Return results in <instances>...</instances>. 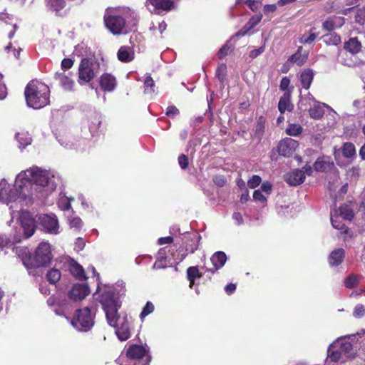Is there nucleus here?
<instances>
[{"label":"nucleus","instance_id":"7ed1b4c3","mask_svg":"<svg viewBox=\"0 0 365 365\" xmlns=\"http://www.w3.org/2000/svg\"><path fill=\"white\" fill-rule=\"evenodd\" d=\"M27 106L34 109L41 108L49 103V88L38 81H31L25 88Z\"/></svg>","mask_w":365,"mask_h":365},{"label":"nucleus","instance_id":"f257e3e1","mask_svg":"<svg viewBox=\"0 0 365 365\" xmlns=\"http://www.w3.org/2000/svg\"><path fill=\"white\" fill-rule=\"evenodd\" d=\"M60 180L55 170L32 166L16 175L13 188L5 179L0 180V202L9 205L19 200L28 205L45 199L55 191Z\"/></svg>","mask_w":365,"mask_h":365},{"label":"nucleus","instance_id":"4be33fe9","mask_svg":"<svg viewBox=\"0 0 365 365\" xmlns=\"http://www.w3.org/2000/svg\"><path fill=\"white\" fill-rule=\"evenodd\" d=\"M210 261L213 267L207 269V270L214 273L224 266L227 261V256L225 252L218 251L212 255L210 258Z\"/></svg>","mask_w":365,"mask_h":365},{"label":"nucleus","instance_id":"774afa93","mask_svg":"<svg viewBox=\"0 0 365 365\" xmlns=\"http://www.w3.org/2000/svg\"><path fill=\"white\" fill-rule=\"evenodd\" d=\"M264 51V47L261 46L258 48L253 49L250 53V57L252 58H255L262 54Z\"/></svg>","mask_w":365,"mask_h":365},{"label":"nucleus","instance_id":"e433bc0d","mask_svg":"<svg viewBox=\"0 0 365 365\" xmlns=\"http://www.w3.org/2000/svg\"><path fill=\"white\" fill-rule=\"evenodd\" d=\"M337 215L339 217H341L344 220H351L354 217V212L350 206L343 205L339 207V214Z\"/></svg>","mask_w":365,"mask_h":365},{"label":"nucleus","instance_id":"de8ad7c7","mask_svg":"<svg viewBox=\"0 0 365 365\" xmlns=\"http://www.w3.org/2000/svg\"><path fill=\"white\" fill-rule=\"evenodd\" d=\"M317 34L313 32L304 34L299 38V42L304 44H310L316 39Z\"/></svg>","mask_w":365,"mask_h":365},{"label":"nucleus","instance_id":"9d476101","mask_svg":"<svg viewBox=\"0 0 365 365\" xmlns=\"http://www.w3.org/2000/svg\"><path fill=\"white\" fill-rule=\"evenodd\" d=\"M11 220L7 222L9 226H11L14 218H16L17 222L20 224V227L24 231L25 237L29 238L33 235L36 227L35 221L29 212L13 210L11 212Z\"/></svg>","mask_w":365,"mask_h":365},{"label":"nucleus","instance_id":"423d86ee","mask_svg":"<svg viewBox=\"0 0 365 365\" xmlns=\"http://www.w3.org/2000/svg\"><path fill=\"white\" fill-rule=\"evenodd\" d=\"M100 73V63L93 58L81 59L78 71V83L81 86L89 83Z\"/></svg>","mask_w":365,"mask_h":365},{"label":"nucleus","instance_id":"4468645a","mask_svg":"<svg viewBox=\"0 0 365 365\" xmlns=\"http://www.w3.org/2000/svg\"><path fill=\"white\" fill-rule=\"evenodd\" d=\"M39 221L46 232L54 235L58 233L59 225L55 215H41L39 217Z\"/></svg>","mask_w":365,"mask_h":365},{"label":"nucleus","instance_id":"6e6d98bb","mask_svg":"<svg viewBox=\"0 0 365 365\" xmlns=\"http://www.w3.org/2000/svg\"><path fill=\"white\" fill-rule=\"evenodd\" d=\"M167 267V259L165 257L158 258L153 264V269H158Z\"/></svg>","mask_w":365,"mask_h":365},{"label":"nucleus","instance_id":"412c9836","mask_svg":"<svg viewBox=\"0 0 365 365\" xmlns=\"http://www.w3.org/2000/svg\"><path fill=\"white\" fill-rule=\"evenodd\" d=\"M314 168L317 172H328L334 168V164L330 157L318 158L314 164Z\"/></svg>","mask_w":365,"mask_h":365},{"label":"nucleus","instance_id":"393cba45","mask_svg":"<svg viewBox=\"0 0 365 365\" xmlns=\"http://www.w3.org/2000/svg\"><path fill=\"white\" fill-rule=\"evenodd\" d=\"M294 105L291 102V91L285 92L279 101L278 110L281 114H283L286 111H292Z\"/></svg>","mask_w":365,"mask_h":365},{"label":"nucleus","instance_id":"f704fd0d","mask_svg":"<svg viewBox=\"0 0 365 365\" xmlns=\"http://www.w3.org/2000/svg\"><path fill=\"white\" fill-rule=\"evenodd\" d=\"M323 41L327 45L337 46L341 43V38L335 33L323 36Z\"/></svg>","mask_w":365,"mask_h":365},{"label":"nucleus","instance_id":"f3484780","mask_svg":"<svg viewBox=\"0 0 365 365\" xmlns=\"http://www.w3.org/2000/svg\"><path fill=\"white\" fill-rule=\"evenodd\" d=\"M54 78L58 81L59 86L65 91H71L73 90L75 82L72 78V75L70 72L66 73L65 71H58L55 73Z\"/></svg>","mask_w":365,"mask_h":365},{"label":"nucleus","instance_id":"69168bd1","mask_svg":"<svg viewBox=\"0 0 365 365\" xmlns=\"http://www.w3.org/2000/svg\"><path fill=\"white\" fill-rule=\"evenodd\" d=\"M179 113V110L175 106H169L166 110V115L170 118H174Z\"/></svg>","mask_w":365,"mask_h":365},{"label":"nucleus","instance_id":"ea45409f","mask_svg":"<svg viewBox=\"0 0 365 365\" xmlns=\"http://www.w3.org/2000/svg\"><path fill=\"white\" fill-rule=\"evenodd\" d=\"M61 272L57 269H51L46 274V278L51 284H56L61 279Z\"/></svg>","mask_w":365,"mask_h":365},{"label":"nucleus","instance_id":"dca6fc26","mask_svg":"<svg viewBox=\"0 0 365 365\" xmlns=\"http://www.w3.org/2000/svg\"><path fill=\"white\" fill-rule=\"evenodd\" d=\"M299 146L297 140L287 138L281 140L278 145L279 154L284 157H289L295 151L296 148Z\"/></svg>","mask_w":365,"mask_h":365},{"label":"nucleus","instance_id":"39448f33","mask_svg":"<svg viewBox=\"0 0 365 365\" xmlns=\"http://www.w3.org/2000/svg\"><path fill=\"white\" fill-rule=\"evenodd\" d=\"M351 336H354L347 335L339 337L329 345L327 350L329 361L332 362L344 361L354 356L352 344L347 340Z\"/></svg>","mask_w":365,"mask_h":365},{"label":"nucleus","instance_id":"c03bdc74","mask_svg":"<svg viewBox=\"0 0 365 365\" xmlns=\"http://www.w3.org/2000/svg\"><path fill=\"white\" fill-rule=\"evenodd\" d=\"M307 59V56L302 55L299 53V49L298 50V51L296 53L293 54L289 58V60L292 62L297 63L299 66H302L306 62Z\"/></svg>","mask_w":365,"mask_h":365},{"label":"nucleus","instance_id":"603ef678","mask_svg":"<svg viewBox=\"0 0 365 365\" xmlns=\"http://www.w3.org/2000/svg\"><path fill=\"white\" fill-rule=\"evenodd\" d=\"M227 72V66L224 63L220 64L217 69L216 76L218 79L222 82L225 79V75Z\"/></svg>","mask_w":365,"mask_h":365},{"label":"nucleus","instance_id":"49530a36","mask_svg":"<svg viewBox=\"0 0 365 365\" xmlns=\"http://www.w3.org/2000/svg\"><path fill=\"white\" fill-rule=\"evenodd\" d=\"M359 283V277L351 274L349 275L344 280V285L346 288H354L358 285Z\"/></svg>","mask_w":365,"mask_h":365},{"label":"nucleus","instance_id":"6e6552de","mask_svg":"<svg viewBox=\"0 0 365 365\" xmlns=\"http://www.w3.org/2000/svg\"><path fill=\"white\" fill-rule=\"evenodd\" d=\"M96 309L93 307H84L76 311L71 324L80 331H87L94 325Z\"/></svg>","mask_w":365,"mask_h":365},{"label":"nucleus","instance_id":"7c9ffc66","mask_svg":"<svg viewBox=\"0 0 365 365\" xmlns=\"http://www.w3.org/2000/svg\"><path fill=\"white\" fill-rule=\"evenodd\" d=\"M309 113L312 118H321L324 114V105L319 102H314V105L310 107Z\"/></svg>","mask_w":365,"mask_h":365},{"label":"nucleus","instance_id":"ddd939ff","mask_svg":"<svg viewBox=\"0 0 365 365\" xmlns=\"http://www.w3.org/2000/svg\"><path fill=\"white\" fill-rule=\"evenodd\" d=\"M312 174V168L310 165H306L302 170L295 169L286 175V181L290 185H298L302 183L306 175Z\"/></svg>","mask_w":365,"mask_h":365},{"label":"nucleus","instance_id":"aec40b11","mask_svg":"<svg viewBox=\"0 0 365 365\" xmlns=\"http://www.w3.org/2000/svg\"><path fill=\"white\" fill-rule=\"evenodd\" d=\"M345 23V19L341 16H332L328 17L322 24V29L327 31L341 27Z\"/></svg>","mask_w":365,"mask_h":365},{"label":"nucleus","instance_id":"0eeeda50","mask_svg":"<svg viewBox=\"0 0 365 365\" xmlns=\"http://www.w3.org/2000/svg\"><path fill=\"white\" fill-rule=\"evenodd\" d=\"M58 143L67 149L76 150H86L90 145L89 136L86 135L77 138L70 130H61L56 134Z\"/></svg>","mask_w":365,"mask_h":365},{"label":"nucleus","instance_id":"13d9d810","mask_svg":"<svg viewBox=\"0 0 365 365\" xmlns=\"http://www.w3.org/2000/svg\"><path fill=\"white\" fill-rule=\"evenodd\" d=\"M253 198L255 200H257L261 202H265L267 201V197L262 194V192L260 190H256L254 192Z\"/></svg>","mask_w":365,"mask_h":365},{"label":"nucleus","instance_id":"2eb2a0df","mask_svg":"<svg viewBox=\"0 0 365 365\" xmlns=\"http://www.w3.org/2000/svg\"><path fill=\"white\" fill-rule=\"evenodd\" d=\"M147 3L148 9L157 14L168 11L175 8L174 2L171 0H147Z\"/></svg>","mask_w":365,"mask_h":365},{"label":"nucleus","instance_id":"4d7b16f0","mask_svg":"<svg viewBox=\"0 0 365 365\" xmlns=\"http://www.w3.org/2000/svg\"><path fill=\"white\" fill-rule=\"evenodd\" d=\"M237 3L247 4L252 11L257 10L258 6V2L254 0H237Z\"/></svg>","mask_w":365,"mask_h":365},{"label":"nucleus","instance_id":"b1692460","mask_svg":"<svg viewBox=\"0 0 365 365\" xmlns=\"http://www.w3.org/2000/svg\"><path fill=\"white\" fill-rule=\"evenodd\" d=\"M345 251L342 248L335 249L331 252L328 257V263L331 267H338L344 261Z\"/></svg>","mask_w":365,"mask_h":365},{"label":"nucleus","instance_id":"5fc2aeb1","mask_svg":"<svg viewBox=\"0 0 365 365\" xmlns=\"http://www.w3.org/2000/svg\"><path fill=\"white\" fill-rule=\"evenodd\" d=\"M262 182V179L259 175H253L247 182L250 188L254 189L257 187Z\"/></svg>","mask_w":365,"mask_h":365},{"label":"nucleus","instance_id":"338daca9","mask_svg":"<svg viewBox=\"0 0 365 365\" xmlns=\"http://www.w3.org/2000/svg\"><path fill=\"white\" fill-rule=\"evenodd\" d=\"M230 50V47L228 46L227 43H226L225 45H224L220 49V51H218V56L220 58H224L225 56H226L229 51Z\"/></svg>","mask_w":365,"mask_h":365},{"label":"nucleus","instance_id":"5701e85b","mask_svg":"<svg viewBox=\"0 0 365 365\" xmlns=\"http://www.w3.org/2000/svg\"><path fill=\"white\" fill-rule=\"evenodd\" d=\"M261 19V15L256 14L252 16L249 21L235 34L233 38L235 37L244 36L249 34V32L260 22Z\"/></svg>","mask_w":365,"mask_h":365},{"label":"nucleus","instance_id":"1a4fd4ad","mask_svg":"<svg viewBox=\"0 0 365 365\" xmlns=\"http://www.w3.org/2000/svg\"><path fill=\"white\" fill-rule=\"evenodd\" d=\"M200 235L195 232H185L183 235L182 240L185 250H179L173 254V259L177 263L181 262L187 256V253H193L198 249V242L200 240Z\"/></svg>","mask_w":365,"mask_h":365},{"label":"nucleus","instance_id":"8fccbe9b","mask_svg":"<svg viewBox=\"0 0 365 365\" xmlns=\"http://www.w3.org/2000/svg\"><path fill=\"white\" fill-rule=\"evenodd\" d=\"M353 316L355 318H361L365 316V306L361 304H356L353 311Z\"/></svg>","mask_w":365,"mask_h":365},{"label":"nucleus","instance_id":"4c0bfd02","mask_svg":"<svg viewBox=\"0 0 365 365\" xmlns=\"http://www.w3.org/2000/svg\"><path fill=\"white\" fill-rule=\"evenodd\" d=\"M187 279L190 281V287L192 288L196 278L200 277L199 269L197 267H190L187 269Z\"/></svg>","mask_w":365,"mask_h":365},{"label":"nucleus","instance_id":"9b49d317","mask_svg":"<svg viewBox=\"0 0 365 365\" xmlns=\"http://www.w3.org/2000/svg\"><path fill=\"white\" fill-rule=\"evenodd\" d=\"M105 23L106 27L113 34H126L132 30L125 23L124 18L119 15L106 16Z\"/></svg>","mask_w":365,"mask_h":365},{"label":"nucleus","instance_id":"a211bd4d","mask_svg":"<svg viewBox=\"0 0 365 365\" xmlns=\"http://www.w3.org/2000/svg\"><path fill=\"white\" fill-rule=\"evenodd\" d=\"M101 115L99 113H93L88 118L87 120V127L88 133L86 130H82L84 136L88 135L89 140L93 137L98 132L101 125Z\"/></svg>","mask_w":365,"mask_h":365},{"label":"nucleus","instance_id":"c9c22d12","mask_svg":"<svg viewBox=\"0 0 365 365\" xmlns=\"http://www.w3.org/2000/svg\"><path fill=\"white\" fill-rule=\"evenodd\" d=\"M331 222L332 226L341 231V232L346 233L348 231V228L345 226V225L339 220V217L337 214L334 215L332 212L331 213Z\"/></svg>","mask_w":365,"mask_h":365},{"label":"nucleus","instance_id":"c85d7f7f","mask_svg":"<svg viewBox=\"0 0 365 365\" xmlns=\"http://www.w3.org/2000/svg\"><path fill=\"white\" fill-rule=\"evenodd\" d=\"M314 78V72L311 69H304L299 74V79L302 87L309 89Z\"/></svg>","mask_w":365,"mask_h":365},{"label":"nucleus","instance_id":"f8f14e48","mask_svg":"<svg viewBox=\"0 0 365 365\" xmlns=\"http://www.w3.org/2000/svg\"><path fill=\"white\" fill-rule=\"evenodd\" d=\"M52 259L51 245L48 242H41L34 253V266L42 267L48 264Z\"/></svg>","mask_w":365,"mask_h":365},{"label":"nucleus","instance_id":"f03ea898","mask_svg":"<svg viewBox=\"0 0 365 365\" xmlns=\"http://www.w3.org/2000/svg\"><path fill=\"white\" fill-rule=\"evenodd\" d=\"M120 289L110 286L101 287L98 284L97 293L99 302L105 312L108 324L115 328V333L120 341H126L131 336L133 319L126 313L119 316L118 311L121 307L120 297L125 295V288L123 282H118Z\"/></svg>","mask_w":365,"mask_h":365},{"label":"nucleus","instance_id":"cd10ccee","mask_svg":"<svg viewBox=\"0 0 365 365\" xmlns=\"http://www.w3.org/2000/svg\"><path fill=\"white\" fill-rule=\"evenodd\" d=\"M15 138L19 143V148L21 150L31 145L32 143L31 135L29 133V132L25 130H21L16 133Z\"/></svg>","mask_w":365,"mask_h":365},{"label":"nucleus","instance_id":"680f3d73","mask_svg":"<svg viewBox=\"0 0 365 365\" xmlns=\"http://www.w3.org/2000/svg\"><path fill=\"white\" fill-rule=\"evenodd\" d=\"M272 187V186L271 183L266 181L262 184L259 190L262 192H264L267 195H269L271 193Z\"/></svg>","mask_w":365,"mask_h":365},{"label":"nucleus","instance_id":"864d4df0","mask_svg":"<svg viewBox=\"0 0 365 365\" xmlns=\"http://www.w3.org/2000/svg\"><path fill=\"white\" fill-rule=\"evenodd\" d=\"M355 19L358 24L365 25V6L358 10Z\"/></svg>","mask_w":365,"mask_h":365},{"label":"nucleus","instance_id":"0e129e2a","mask_svg":"<svg viewBox=\"0 0 365 365\" xmlns=\"http://www.w3.org/2000/svg\"><path fill=\"white\" fill-rule=\"evenodd\" d=\"M232 219L237 225H241L244 222L242 215L239 212H235L232 214Z\"/></svg>","mask_w":365,"mask_h":365},{"label":"nucleus","instance_id":"2f4dec72","mask_svg":"<svg viewBox=\"0 0 365 365\" xmlns=\"http://www.w3.org/2000/svg\"><path fill=\"white\" fill-rule=\"evenodd\" d=\"M361 48V42L357 38H351L344 45V48L353 54L359 52Z\"/></svg>","mask_w":365,"mask_h":365},{"label":"nucleus","instance_id":"bb28decb","mask_svg":"<svg viewBox=\"0 0 365 365\" xmlns=\"http://www.w3.org/2000/svg\"><path fill=\"white\" fill-rule=\"evenodd\" d=\"M118 58L121 62H130L134 59L135 53L130 46H121L118 51Z\"/></svg>","mask_w":365,"mask_h":365},{"label":"nucleus","instance_id":"3c124183","mask_svg":"<svg viewBox=\"0 0 365 365\" xmlns=\"http://www.w3.org/2000/svg\"><path fill=\"white\" fill-rule=\"evenodd\" d=\"M58 207L63 210H68L71 205V200L66 197H62L58 200Z\"/></svg>","mask_w":365,"mask_h":365},{"label":"nucleus","instance_id":"a18cd8bd","mask_svg":"<svg viewBox=\"0 0 365 365\" xmlns=\"http://www.w3.org/2000/svg\"><path fill=\"white\" fill-rule=\"evenodd\" d=\"M68 221L71 228L79 230L82 227L83 222L81 219L76 215H71L68 217Z\"/></svg>","mask_w":365,"mask_h":365},{"label":"nucleus","instance_id":"473e14b6","mask_svg":"<svg viewBox=\"0 0 365 365\" xmlns=\"http://www.w3.org/2000/svg\"><path fill=\"white\" fill-rule=\"evenodd\" d=\"M70 272L78 279L86 278L83 267L77 262L73 261L69 264Z\"/></svg>","mask_w":365,"mask_h":365},{"label":"nucleus","instance_id":"37998d69","mask_svg":"<svg viewBox=\"0 0 365 365\" xmlns=\"http://www.w3.org/2000/svg\"><path fill=\"white\" fill-rule=\"evenodd\" d=\"M302 132V127L299 124H289L287 128L286 133L289 135L297 136Z\"/></svg>","mask_w":365,"mask_h":365},{"label":"nucleus","instance_id":"c756f323","mask_svg":"<svg viewBox=\"0 0 365 365\" xmlns=\"http://www.w3.org/2000/svg\"><path fill=\"white\" fill-rule=\"evenodd\" d=\"M47 304L50 307H54L56 305L59 306L61 308H55L53 310L57 315H62L64 313V310L68 309L69 307L68 304H63L60 299L55 297H51L47 299Z\"/></svg>","mask_w":365,"mask_h":365},{"label":"nucleus","instance_id":"09e8293b","mask_svg":"<svg viewBox=\"0 0 365 365\" xmlns=\"http://www.w3.org/2000/svg\"><path fill=\"white\" fill-rule=\"evenodd\" d=\"M154 305L151 302H147L141 313L140 314V318L141 320H143L145 317H146L150 314L153 313L154 311Z\"/></svg>","mask_w":365,"mask_h":365},{"label":"nucleus","instance_id":"72a5a7b5","mask_svg":"<svg viewBox=\"0 0 365 365\" xmlns=\"http://www.w3.org/2000/svg\"><path fill=\"white\" fill-rule=\"evenodd\" d=\"M343 155L346 158H353L356 156L355 146L351 143H344L341 148Z\"/></svg>","mask_w":365,"mask_h":365},{"label":"nucleus","instance_id":"79ce46f5","mask_svg":"<svg viewBox=\"0 0 365 365\" xmlns=\"http://www.w3.org/2000/svg\"><path fill=\"white\" fill-rule=\"evenodd\" d=\"M144 92L145 94H152L155 92V83L150 76H147L144 81Z\"/></svg>","mask_w":365,"mask_h":365},{"label":"nucleus","instance_id":"58836bf2","mask_svg":"<svg viewBox=\"0 0 365 365\" xmlns=\"http://www.w3.org/2000/svg\"><path fill=\"white\" fill-rule=\"evenodd\" d=\"M0 20L5 22L6 24H12L14 29H13V31H10L9 34V38H11L14 36L15 31L17 27L16 24L15 23L14 24L12 23L13 16L8 13L2 12L0 14Z\"/></svg>","mask_w":365,"mask_h":365},{"label":"nucleus","instance_id":"a878e982","mask_svg":"<svg viewBox=\"0 0 365 365\" xmlns=\"http://www.w3.org/2000/svg\"><path fill=\"white\" fill-rule=\"evenodd\" d=\"M100 86L106 91H113L116 86V79L110 73L103 74L100 78Z\"/></svg>","mask_w":365,"mask_h":365},{"label":"nucleus","instance_id":"e2e57ef3","mask_svg":"<svg viewBox=\"0 0 365 365\" xmlns=\"http://www.w3.org/2000/svg\"><path fill=\"white\" fill-rule=\"evenodd\" d=\"M178 163L182 169H185L188 166V159L185 155H180L178 158Z\"/></svg>","mask_w":365,"mask_h":365},{"label":"nucleus","instance_id":"bf43d9fd","mask_svg":"<svg viewBox=\"0 0 365 365\" xmlns=\"http://www.w3.org/2000/svg\"><path fill=\"white\" fill-rule=\"evenodd\" d=\"M73 65V61L71 58H64L61 61V68L64 70L63 71L66 72V70L70 69Z\"/></svg>","mask_w":365,"mask_h":365},{"label":"nucleus","instance_id":"6ab92c4d","mask_svg":"<svg viewBox=\"0 0 365 365\" xmlns=\"http://www.w3.org/2000/svg\"><path fill=\"white\" fill-rule=\"evenodd\" d=\"M89 294L87 285L83 284H74L68 292V297L73 301L82 300Z\"/></svg>","mask_w":365,"mask_h":365},{"label":"nucleus","instance_id":"a19ab883","mask_svg":"<svg viewBox=\"0 0 365 365\" xmlns=\"http://www.w3.org/2000/svg\"><path fill=\"white\" fill-rule=\"evenodd\" d=\"M47 6L56 12L64 8L66 5L65 0H46Z\"/></svg>","mask_w":365,"mask_h":365},{"label":"nucleus","instance_id":"20e7f679","mask_svg":"<svg viewBox=\"0 0 365 365\" xmlns=\"http://www.w3.org/2000/svg\"><path fill=\"white\" fill-rule=\"evenodd\" d=\"M150 360L148 347L133 344L122 351L116 361L119 365H149Z\"/></svg>","mask_w":365,"mask_h":365},{"label":"nucleus","instance_id":"052dcab7","mask_svg":"<svg viewBox=\"0 0 365 365\" xmlns=\"http://www.w3.org/2000/svg\"><path fill=\"white\" fill-rule=\"evenodd\" d=\"M290 84V80L287 77H283L280 81L279 88L280 90L287 92L288 87Z\"/></svg>","mask_w":365,"mask_h":365}]
</instances>
